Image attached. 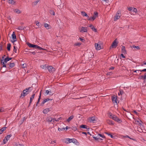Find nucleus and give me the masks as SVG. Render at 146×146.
Segmentation results:
<instances>
[{
    "mask_svg": "<svg viewBox=\"0 0 146 146\" xmlns=\"http://www.w3.org/2000/svg\"><path fill=\"white\" fill-rule=\"evenodd\" d=\"M12 59L11 58L7 57L5 58V59H1V62L2 63L3 66V67H6V63L9 60H11Z\"/></svg>",
    "mask_w": 146,
    "mask_h": 146,
    "instance_id": "1",
    "label": "nucleus"
},
{
    "mask_svg": "<svg viewBox=\"0 0 146 146\" xmlns=\"http://www.w3.org/2000/svg\"><path fill=\"white\" fill-rule=\"evenodd\" d=\"M31 88V87H29L28 88H26L25 90H24L23 91V93L21 94V96L24 97L25 96L29 94V92H31L32 90H30Z\"/></svg>",
    "mask_w": 146,
    "mask_h": 146,
    "instance_id": "2",
    "label": "nucleus"
},
{
    "mask_svg": "<svg viewBox=\"0 0 146 146\" xmlns=\"http://www.w3.org/2000/svg\"><path fill=\"white\" fill-rule=\"evenodd\" d=\"M28 45L30 48H35L40 50H44V49L38 46L37 45H34L29 43L28 44Z\"/></svg>",
    "mask_w": 146,
    "mask_h": 146,
    "instance_id": "3",
    "label": "nucleus"
},
{
    "mask_svg": "<svg viewBox=\"0 0 146 146\" xmlns=\"http://www.w3.org/2000/svg\"><path fill=\"white\" fill-rule=\"evenodd\" d=\"M98 16V13L97 12H95L94 13V15L92 17L88 18V19L89 21H93Z\"/></svg>",
    "mask_w": 146,
    "mask_h": 146,
    "instance_id": "4",
    "label": "nucleus"
},
{
    "mask_svg": "<svg viewBox=\"0 0 146 146\" xmlns=\"http://www.w3.org/2000/svg\"><path fill=\"white\" fill-rule=\"evenodd\" d=\"M121 15V11L119 10L117 11L116 14L114 18V21H116L117 20L119 19Z\"/></svg>",
    "mask_w": 146,
    "mask_h": 146,
    "instance_id": "5",
    "label": "nucleus"
},
{
    "mask_svg": "<svg viewBox=\"0 0 146 146\" xmlns=\"http://www.w3.org/2000/svg\"><path fill=\"white\" fill-rule=\"evenodd\" d=\"M101 42L99 41L97 43H96L95 44V46L97 50H99L101 48Z\"/></svg>",
    "mask_w": 146,
    "mask_h": 146,
    "instance_id": "6",
    "label": "nucleus"
},
{
    "mask_svg": "<svg viewBox=\"0 0 146 146\" xmlns=\"http://www.w3.org/2000/svg\"><path fill=\"white\" fill-rule=\"evenodd\" d=\"M46 121L49 123L53 124L54 123V118L50 117H46Z\"/></svg>",
    "mask_w": 146,
    "mask_h": 146,
    "instance_id": "7",
    "label": "nucleus"
},
{
    "mask_svg": "<svg viewBox=\"0 0 146 146\" xmlns=\"http://www.w3.org/2000/svg\"><path fill=\"white\" fill-rule=\"evenodd\" d=\"M110 117L119 123H121L122 122L120 119L114 115H113L112 117Z\"/></svg>",
    "mask_w": 146,
    "mask_h": 146,
    "instance_id": "8",
    "label": "nucleus"
},
{
    "mask_svg": "<svg viewBox=\"0 0 146 146\" xmlns=\"http://www.w3.org/2000/svg\"><path fill=\"white\" fill-rule=\"evenodd\" d=\"M118 43V42L117 41V39H115L112 43L110 47V48H115L117 46Z\"/></svg>",
    "mask_w": 146,
    "mask_h": 146,
    "instance_id": "9",
    "label": "nucleus"
},
{
    "mask_svg": "<svg viewBox=\"0 0 146 146\" xmlns=\"http://www.w3.org/2000/svg\"><path fill=\"white\" fill-rule=\"evenodd\" d=\"M80 32L82 33L87 32V28L82 27H81Z\"/></svg>",
    "mask_w": 146,
    "mask_h": 146,
    "instance_id": "10",
    "label": "nucleus"
},
{
    "mask_svg": "<svg viewBox=\"0 0 146 146\" xmlns=\"http://www.w3.org/2000/svg\"><path fill=\"white\" fill-rule=\"evenodd\" d=\"M12 37L13 39L12 40V42L13 43H14L17 40L16 36L14 32H13L12 34Z\"/></svg>",
    "mask_w": 146,
    "mask_h": 146,
    "instance_id": "11",
    "label": "nucleus"
},
{
    "mask_svg": "<svg viewBox=\"0 0 146 146\" xmlns=\"http://www.w3.org/2000/svg\"><path fill=\"white\" fill-rule=\"evenodd\" d=\"M47 68L50 72H53L55 70V68L51 66H47Z\"/></svg>",
    "mask_w": 146,
    "mask_h": 146,
    "instance_id": "12",
    "label": "nucleus"
},
{
    "mask_svg": "<svg viewBox=\"0 0 146 146\" xmlns=\"http://www.w3.org/2000/svg\"><path fill=\"white\" fill-rule=\"evenodd\" d=\"M89 119L91 123H95L96 122V120L94 117H92L90 118Z\"/></svg>",
    "mask_w": 146,
    "mask_h": 146,
    "instance_id": "13",
    "label": "nucleus"
},
{
    "mask_svg": "<svg viewBox=\"0 0 146 146\" xmlns=\"http://www.w3.org/2000/svg\"><path fill=\"white\" fill-rule=\"evenodd\" d=\"M81 13L82 15L84 17H86L88 18H89V16L86 13L83 11H81Z\"/></svg>",
    "mask_w": 146,
    "mask_h": 146,
    "instance_id": "14",
    "label": "nucleus"
},
{
    "mask_svg": "<svg viewBox=\"0 0 146 146\" xmlns=\"http://www.w3.org/2000/svg\"><path fill=\"white\" fill-rule=\"evenodd\" d=\"M117 100L116 97H113L112 98V100L113 103L116 104V105L117 104Z\"/></svg>",
    "mask_w": 146,
    "mask_h": 146,
    "instance_id": "15",
    "label": "nucleus"
},
{
    "mask_svg": "<svg viewBox=\"0 0 146 146\" xmlns=\"http://www.w3.org/2000/svg\"><path fill=\"white\" fill-rule=\"evenodd\" d=\"M121 52L122 53L125 54H126V51L125 49V47L124 46H122L121 48Z\"/></svg>",
    "mask_w": 146,
    "mask_h": 146,
    "instance_id": "16",
    "label": "nucleus"
},
{
    "mask_svg": "<svg viewBox=\"0 0 146 146\" xmlns=\"http://www.w3.org/2000/svg\"><path fill=\"white\" fill-rule=\"evenodd\" d=\"M70 139L66 138L65 139L64 142L66 144H68L70 143Z\"/></svg>",
    "mask_w": 146,
    "mask_h": 146,
    "instance_id": "17",
    "label": "nucleus"
},
{
    "mask_svg": "<svg viewBox=\"0 0 146 146\" xmlns=\"http://www.w3.org/2000/svg\"><path fill=\"white\" fill-rule=\"evenodd\" d=\"M74 117L73 115L71 116L68 119H67L66 121L68 122H69L70 121L72 120Z\"/></svg>",
    "mask_w": 146,
    "mask_h": 146,
    "instance_id": "18",
    "label": "nucleus"
},
{
    "mask_svg": "<svg viewBox=\"0 0 146 146\" xmlns=\"http://www.w3.org/2000/svg\"><path fill=\"white\" fill-rule=\"evenodd\" d=\"M50 110L49 108H46L43 110V112L44 114H46Z\"/></svg>",
    "mask_w": 146,
    "mask_h": 146,
    "instance_id": "19",
    "label": "nucleus"
},
{
    "mask_svg": "<svg viewBox=\"0 0 146 146\" xmlns=\"http://www.w3.org/2000/svg\"><path fill=\"white\" fill-rule=\"evenodd\" d=\"M70 143L72 142L74 143H76L77 142V140L74 138L70 139Z\"/></svg>",
    "mask_w": 146,
    "mask_h": 146,
    "instance_id": "20",
    "label": "nucleus"
},
{
    "mask_svg": "<svg viewBox=\"0 0 146 146\" xmlns=\"http://www.w3.org/2000/svg\"><path fill=\"white\" fill-rule=\"evenodd\" d=\"M11 136L12 135L11 134L8 135L5 137V139L8 141L10 139Z\"/></svg>",
    "mask_w": 146,
    "mask_h": 146,
    "instance_id": "21",
    "label": "nucleus"
},
{
    "mask_svg": "<svg viewBox=\"0 0 146 146\" xmlns=\"http://www.w3.org/2000/svg\"><path fill=\"white\" fill-rule=\"evenodd\" d=\"M35 94H34L30 98V102H29V104L30 105V104H31V103L33 101V99L35 97Z\"/></svg>",
    "mask_w": 146,
    "mask_h": 146,
    "instance_id": "22",
    "label": "nucleus"
},
{
    "mask_svg": "<svg viewBox=\"0 0 146 146\" xmlns=\"http://www.w3.org/2000/svg\"><path fill=\"white\" fill-rule=\"evenodd\" d=\"M44 26L47 29H50V25L47 23H45L44 24Z\"/></svg>",
    "mask_w": 146,
    "mask_h": 146,
    "instance_id": "23",
    "label": "nucleus"
},
{
    "mask_svg": "<svg viewBox=\"0 0 146 146\" xmlns=\"http://www.w3.org/2000/svg\"><path fill=\"white\" fill-rule=\"evenodd\" d=\"M8 2L12 5H14L15 3V1L13 0H8Z\"/></svg>",
    "mask_w": 146,
    "mask_h": 146,
    "instance_id": "24",
    "label": "nucleus"
},
{
    "mask_svg": "<svg viewBox=\"0 0 146 146\" xmlns=\"http://www.w3.org/2000/svg\"><path fill=\"white\" fill-rule=\"evenodd\" d=\"M107 123L110 125H112L114 124L113 121L111 120H108L107 121Z\"/></svg>",
    "mask_w": 146,
    "mask_h": 146,
    "instance_id": "25",
    "label": "nucleus"
},
{
    "mask_svg": "<svg viewBox=\"0 0 146 146\" xmlns=\"http://www.w3.org/2000/svg\"><path fill=\"white\" fill-rule=\"evenodd\" d=\"M45 94L46 95H47L48 94L50 95L52 94V92L51 91H49L48 90H46L45 91Z\"/></svg>",
    "mask_w": 146,
    "mask_h": 146,
    "instance_id": "26",
    "label": "nucleus"
},
{
    "mask_svg": "<svg viewBox=\"0 0 146 146\" xmlns=\"http://www.w3.org/2000/svg\"><path fill=\"white\" fill-rule=\"evenodd\" d=\"M24 29V27L23 26H19V27L16 28L19 31L23 30Z\"/></svg>",
    "mask_w": 146,
    "mask_h": 146,
    "instance_id": "27",
    "label": "nucleus"
},
{
    "mask_svg": "<svg viewBox=\"0 0 146 146\" xmlns=\"http://www.w3.org/2000/svg\"><path fill=\"white\" fill-rule=\"evenodd\" d=\"M137 71H138L139 72V71H140V74H141V72H145L146 71V68L143 69L142 70H136L135 71V72H136Z\"/></svg>",
    "mask_w": 146,
    "mask_h": 146,
    "instance_id": "28",
    "label": "nucleus"
},
{
    "mask_svg": "<svg viewBox=\"0 0 146 146\" xmlns=\"http://www.w3.org/2000/svg\"><path fill=\"white\" fill-rule=\"evenodd\" d=\"M93 137L94 139L95 140H102V139L100 137H98V136H93Z\"/></svg>",
    "mask_w": 146,
    "mask_h": 146,
    "instance_id": "29",
    "label": "nucleus"
},
{
    "mask_svg": "<svg viewBox=\"0 0 146 146\" xmlns=\"http://www.w3.org/2000/svg\"><path fill=\"white\" fill-rule=\"evenodd\" d=\"M47 67L46 66V65L44 64V65H41L40 66V67L41 68H42L44 69H46V68H47Z\"/></svg>",
    "mask_w": 146,
    "mask_h": 146,
    "instance_id": "30",
    "label": "nucleus"
},
{
    "mask_svg": "<svg viewBox=\"0 0 146 146\" xmlns=\"http://www.w3.org/2000/svg\"><path fill=\"white\" fill-rule=\"evenodd\" d=\"M80 128H82L83 129H88L86 127V125H81L80 126Z\"/></svg>",
    "mask_w": 146,
    "mask_h": 146,
    "instance_id": "31",
    "label": "nucleus"
},
{
    "mask_svg": "<svg viewBox=\"0 0 146 146\" xmlns=\"http://www.w3.org/2000/svg\"><path fill=\"white\" fill-rule=\"evenodd\" d=\"M49 13L51 15H55V12L53 10H50L49 11Z\"/></svg>",
    "mask_w": 146,
    "mask_h": 146,
    "instance_id": "32",
    "label": "nucleus"
},
{
    "mask_svg": "<svg viewBox=\"0 0 146 146\" xmlns=\"http://www.w3.org/2000/svg\"><path fill=\"white\" fill-rule=\"evenodd\" d=\"M15 66V64L14 63H11L9 64V66L10 68H12Z\"/></svg>",
    "mask_w": 146,
    "mask_h": 146,
    "instance_id": "33",
    "label": "nucleus"
},
{
    "mask_svg": "<svg viewBox=\"0 0 146 146\" xmlns=\"http://www.w3.org/2000/svg\"><path fill=\"white\" fill-rule=\"evenodd\" d=\"M105 133L107 134L108 136H110L111 138H113V135H112L111 134H110V133H108V132H106V133Z\"/></svg>",
    "mask_w": 146,
    "mask_h": 146,
    "instance_id": "34",
    "label": "nucleus"
},
{
    "mask_svg": "<svg viewBox=\"0 0 146 146\" xmlns=\"http://www.w3.org/2000/svg\"><path fill=\"white\" fill-rule=\"evenodd\" d=\"M11 44L9 43L7 44V49L8 51H10V50Z\"/></svg>",
    "mask_w": 146,
    "mask_h": 146,
    "instance_id": "35",
    "label": "nucleus"
},
{
    "mask_svg": "<svg viewBox=\"0 0 146 146\" xmlns=\"http://www.w3.org/2000/svg\"><path fill=\"white\" fill-rule=\"evenodd\" d=\"M15 12L18 14H19L21 13V11L18 9H15Z\"/></svg>",
    "mask_w": 146,
    "mask_h": 146,
    "instance_id": "36",
    "label": "nucleus"
},
{
    "mask_svg": "<svg viewBox=\"0 0 146 146\" xmlns=\"http://www.w3.org/2000/svg\"><path fill=\"white\" fill-rule=\"evenodd\" d=\"M40 1L39 0H36L33 2V4L34 5H37L38 3Z\"/></svg>",
    "mask_w": 146,
    "mask_h": 146,
    "instance_id": "37",
    "label": "nucleus"
},
{
    "mask_svg": "<svg viewBox=\"0 0 146 146\" xmlns=\"http://www.w3.org/2000/svg\"><path fill=\"white\" fill-rule=\"evenodd\" d=\"M132 48H136L137 50H139L140 49V48L139 46H136L135 45L132 46Z\"/></svg>",
    "mask_w": 146,
    "mask_h": 146,
    "instance_id": "38",
    "label": "nucleus"
},
{
    "mask_svg": "<svg viewBox=\"0 0 146 146\" xmlns=\"http://www.w3.org/2000/svg\"><path fill=\"white\" fill-rule=\"evenodd\" d=\"M121 137H124V138H129L130 139H131L133 140V139H132V138H131L130 137H129L127 135H126L125 136H123V135H122V136H121Z\"/></svg>",
    "mask_w": 146,
    "mask_h": 146,
    "instance_id": "39",
    "label": "nucleus"
},
{
    "mask_svg": "<svg viewBox=\"0 0 146 146\" xmlns=\"http://www.w3.org/2000/svg\"><path fill=\"white\" fill-rule=\"evenodd\" d=\"M72 129L76 131L77 130V128L76 126H72Z\"/></svg>",
    "mask_w": 146,
    "mask_h": 146,
    "instance_id": "40",
    "label": "nucleus"
},
{
    "mask_svg": "<svg viewBox=\"0 0 146 146\" xmlns=\"http://www.w3.org/2000/svg\"><path fill=\"white\" fill-rule=\"evenodd\" d=\"M40 98H41V92L40 93V95L39 96V98H38V102H37V104H36L37 105V104L39 103L40 99Z\"/></svg>",
    "mask_w": 146,
    "mask_h": 146,
    "instance_id": "41",
    "label": "nucleus"
},
{
    "mask_svg": "<svg viewBox=\"0 0 146 146\" xmlns=\"http://www.w3.org/2000/svg\"><path fill=\"white\" fill-rule=\"evenodd\" d=\"M81 44V43L80 42H77L75 43L74 44L75 46H80Z\"/></svg>",
    "mask_w": 146,
    "mask_h": 146,
    "instance_id": "42",
    "label": "nucleus"
},
{
    "mask_svg": "<svg viewBox=\"0 0 146 146\" xmlns=\"http://www.w3.org/2000/svg\"><path fill=\"white\" fill-rule=\"evenodd\" d=\"M141 77L143 79H146V73H145L144 75L141 76Z\"/></svg>",
    "mask_w": 146,
    "mask_h": 146,
    "instance_id": "43",
    "label": "nucleus"
},
{
    "mask_svg": "<svg viewBox=\"0 0 146 146\" xmlns=\"http://www.w3.org/2000/svg\"><path fill=\"white\" fill-rule=\"evenodd\" d=\"M15 145L16 146H24L23 144H19V143H16Z\"/></svg>",
    "mask_w": 146,
    "mask_h": 146,
    "instance_id": "44",
    "label": "nucleus"
},
{
    "mask_svg": "<svg viewBox=\"0 0 146 146\" xmlns=\"http://www.w3.org/2000/svg\"><path fill=\"white\" fill-rule=\"evenodd\" d=\"M17 47H15V46H14L13 51L15 53H17Z\"/></svg>",
    "mask_w": 146,
    "mask_h": 146,
    "instance_id": "45",
    "label": "nucleus"
},
{
    "mask_svg": "<svg viewBox=\"0 0 146 146\" xmlns=\"http://www.w3.org/2000/svg\"><path fill=\"white\" fill-rule=\"evenodd\" d=\"M133 8L132 11L135 13H136L137 12V9L134 7H133Z\"/></svg>",
    "mask_w": 146,
    "mask_h": 146,
    "instance_id": "46",
    "label": "nucleus"
},
{
    "mask_svg": "<svg viewBox=\"0 0 146 146\" xmlns=\"http://www.w3.org/2000/svg\"><path fill=\"white\" fill-rule=\"evenodd\" d=\"M6 127H2V128H1V131H2V132L4 131L5 130V129H6Z\"/></svg>",
    "mask_w": 146,
    "mask_h": 146,
    "instance_id": "47",
    "label": "nucleus"
},
{
    "mask_svg": "<svg viewBox=\"0 0 146 146\" xmlns=\"http://www.w3.org/2000/svg\"><path fill=\"white\" fill-rule=\"evenodd\" d=\"M98 135L100 137H101L103 138H105V136L104 135H103L100 134H98Z\"/></svg>",
    "mask_w": 146,
    "mask_h": 146,
    "instance_id": "48",
    "label": "nucleus"
},
{
    "mask_svg": "<svg viewBox=\"0 0 146 146\" xmlns=\"http://www.w3.org/2000/svg\"><path fill=\"white\" fill-rule=\"evenodd\" d=\"M45 102H45L44 100L43 101L42 103L40 104V106H43Z\"/></svg>",
    "mask_w": 146,
    "mask_h": 146,
    "instance_id": "49",
    "label": "nucleus"
},
{
    "mask_svg": "<svg viewBox=\"0 0 146 146\" xmlns=\"http://www.w3.org/2000/svg\"><path fill=\"white\" fill-rule=\"evenodd\" d=\"M65 129V128H58V130L59 131H62L64 130Z\"/></svg>",
    "mask_w": 146,
    "mask_h": 146,
    "instance_id": "50",
    "label": "nucleus"
},
{
    "mask_svg": "<svg viewBox=\"0 0 146 146\" xmlns=\"http://www.w3.org/2000/svg\"><path fill=\"white\" fill-rule=\"evenodd\" d=\"M133 7H130L128 8V10L129 11H132L133 10Z\"/></svg>",
    "mask_w": 146,
    "mask_h": 146,
    "instance_id": "51",
    "label": "nucleus"
},
{
    "mask_svg": "<svg viewBox=\"0 0 146 146\" xmlns=\"http://www.w3.org/2000/svg\"><path fill=\"white\" fill-rule=\"evenodd\" d=\"M44 100L45 101V102H47L49 101V100H52V99H50L49 98H47V99H45Z\"/></svg>",
    "mask_w": 146,
    "mask_h": 146,
    "instance_id": "52",
    "label": "nucleus"
},
{
    "mask_svg": "<svg viewBox=\"0 0 146 146\" xmlns=\"http://www.w3.org/2000/svg\"><path fill=\"white\" fill-rule=\"evenodd\" d=\"M59 120H60V118H58L57 119H56L55 118H54V122L55 121H59Z\"/></svg>",
    "mask_w": 146,
    "mask_h": 146,
    "instance_id": "53",
    "label": "nucleus"
},
{
    "mask_svg": "<svg viewBox=\"0 0 146 146\" xmlns=\"http://www.w3.org/2000/svg\"><path fill=\"white\" fill-rule=\"evenodd\" d=\"M113 73L111 72H109L107 73V75H111Z\"/></svg>",
    "mask_w": 146,
    "mask_h": 146,
    "instance_id": "54",
    "label": "nucleus"
},
{
    "mask_svg": "<svg viewBox=\"0 0 146 146\" xmlns=\"http://www.w3.org/2000/svg\"><path fill=\"white\" fill-rule=\"evenodd\" d=\"M124 93V92L123 90H121L120 91V93L121 95H122Z\"/></svg>",
    "mask_w": 146,
    "mask_h": 146,
    "instance_id": "55",
    "label": "nucleus"
},
{
    "mask_svg": "<svg viewBox=\"0 0 146 146\" xmlns=\"http://www.w3.org/2000/svg\"><path fill=\"white\" fill-rule=\"evenodd\" d=\"M89 27L91 28V29H93V28L94 27V26L92 25H90L89 26Z\"/></svg>",
    "mask_w": 146,
    "mask_h": 146,
    "instance_id": "56",
    "label": "nucleus"
},
{
    "mask_svg": "<svg viewBox=\"0 0 146 146\" xmlns=\"http://www.w3.org/2000/svg\"><path fill=\"white\" fill-rule=\"evenodd\" d=\"M7 141L5 139V138H4L3 141V142L4 144H5L7 142Z\"/></svg>",
    "mask_w": 146,
    "mask_h": 146,
    "instance_id": "57",
    "label": "nucleus"
},
{
    "mask_svg": "<svg viewBox=\"0 0 146 146\" xmlns=\"http://www.w3.org/2000/svg\"><path fill=\"white\" fill-rule=\"evenodd\" d=\"M22 66L23 68H25L26 66V64L25 63L23 64L22 65Z\"/></svg>",
    "mask_w": 146,
    "mask_h": 146,
    "instance_id": "58",
    "label": "nucleus"
},
{
    "mask_svg": "<svg viewBox=\"0 0 146 146\" xmlns=\"http://www.w3.org/2000/svg\"><path fill=\"white\" fill-rule=\"evenodd\" d=\"M40 23L38 21H36V25H37V26L38 27H39L40 25H39V24Z\"/></svg>",
    "mask_w": 146,
    "mask_h": 146,
    "instance_id": "59",
    "label": "nucleus"
},
{
    "mask_svg": "<svg viewBox=\"0 0 146 146\" xmlns=\"http://www.w3.org/2000/svg\"><path fill=\"white\" fill-rule=\"evenodd\" d=\"M7 18L8 19H9V20H11V17L10 16H8L7 17Z\"/></svg>",
    "mask_w": 146,
    "mask_h": 146,
    "instance_id": "60",
    "label": "nucleus"
},
{
    "mask_svg": "<svg viewBox=\"0 0 146 146\" xmlns=\"http://www.w3.org/2000/svg\"><path fill=\"white\" fill-rule=\"evenodd\" d=\"M80 40L82 41V42H84V40L83 39L81 38H79Z\"/></svg>",
    "mask_w": 146,
    "mask_h": 146,
    "instance_id": "61",
    "label": "nucleus"
},
{
    "mask_svg": "<svg viewBox=\"0 0 146 146\" xmlns=\"http://www.w3.org/2000/svg\"><path fill=\"white\" fill-rule=\"evenodd\" d=\"M92 30L95 32H96L97 31L96 29L94 27L93 29H92Z\"/></svg>",
    "mask_w": 146,
    "mask_h": 146,
    "instance_id": "62",
    "label": "nucleus"
},
{
    "mask_svg": "<svg viewBox=\"0 0 146 146\" xmlns=\"http://www.w3.org/2000/svg\"><path fill=\"white\" fill-rule=\"evenodd\" d=\"M121 57L123 58H125V56L123 55V54H121Z\"/></svg>",
    "mask_w": 146,
    "mask_h": 146,
    "instance_id": "63",
    "label": "nucleus"
},
{
    "mask_svg": "<svg viewBox=\"0 0 146 146\" xmlns=\"http://www.w3.org/2000/svg\"><path fill=\"white\" fill-rule=\"evenodd\" d=\"M137 115H138V113L135 110H134L133 111Z\"/></svg>",
    "mask_w": 146,
    "mask_h": 146,
    "instance_id": "64",
    "label": "nucleus"
}]
</instances>
